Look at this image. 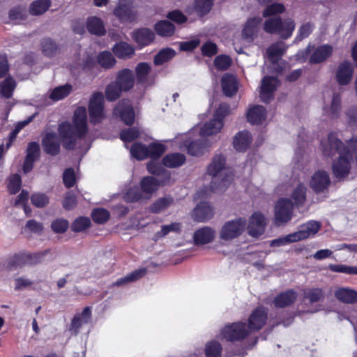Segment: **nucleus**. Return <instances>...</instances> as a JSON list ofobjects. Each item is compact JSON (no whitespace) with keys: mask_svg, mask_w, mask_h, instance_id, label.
Instances as JSON below:
<instances>
[{"mask_svg":"<svg viewBox=\"0 0 357 357\" xmlns=\"http://www.w3.org/2000/svg\"><path fill=\"white\" fill-rule=\"evenodd\" d=\"M320 146L325 158H333L338 154V156L333 160L331 164L333 176L339 180L347 177L350 174L351 162L354 158L348 146V141L345 146L339 139L337 133L332 132L328 133L326 138L321 139Z\"/></svg>","mask_w":357,"mask_h":357,"instance_id":"f257e3e1","label":"nucleus"},{"mask_svg":"<svg viewBox=\"0 0 357 357\" xmlns=\"http://www.w3.org/2000/svg\"><path fill=\"white\" fill-rule=\"evenodd\" d=\"M86 131V110L84 107H79L75 111L73 125L63 122L59 126V135L63 146L68 149H73L75 141L82 137Z\"/></svg>","mask_w":357,"mask_h":357,"instance_id":"f03ea898","label":"nucleus"},{"mask_svg":"<svg viewBox=\"0 0 357 357\" xmlns=\"http://www.w3.org/2000/svg\"><path fill=\"white\" fill-rule=\"evenodd\" d=\"M206 172L212 176L210 189L213 192H225L233 181V172L226 166V158L222 154L215 155L213 158Z\"/></svg>","mask_w":357,"mask_h":357,"instance_id":"7ed1b4c3","label":"nucleus"},{"mask_svg":"<svg viewBox=\"0 0 357 357\" xmlns=\"http://www.w3.org/2000/svg\"><path fill=\"white\" fill-rule=\"evenodd\" d=\"M284 6L281 3H273L268 6L264 10L263 16L268 17L264 22V29L266 32L278 33L283 38H287L292 34L295 28L293 20L287 19L284 21L275 15L282 13Z\"/></svg>","mask_w":357,"mask_h":357,"instance_id":"20e7f679","label":"nucleus"},{"mask_svg":"<svg viewBox=\"0 0 357 357\" xmlns=\"http://www.w3.org/2000/svg\"><path fill=\"white\" fill-rule=\"evenodd\" d=\"M147 169L149 173L157 176H161L160 180L152 176L144 177L141 181V188L144 195L150 196L155 192L160 185L169 183L170 173L165 170L156 160H153L147 164Z\"/></svg>","mask_w":357,"mask_h":357,"instance_id":"39448f33","label":"nucleus"},{"mask_svg":"<svg viewBox=\"0 0 357 357\" xmlns=\"http://www.w3.org/2000/svg\"><path fill=\"white\" fill-rule=\"evenodd\" d=\"M230 113V107L226 103H221L215 111L213 118L203 125H197L192 128L193 132L199 136L206 137L219 133L224 126V119Z\"/></svg>","mask_w":357,"mask_h":357,"instance_id":"423d86ee","label":"nucleus"},{"mask_svg":"<svg viewBox=\"0 0 357 357\" xmlns=\"http://www.w3.org/2000/svg\"><path fill=\"white\" fill-rule=\"evenodd\" d=\"M333 48L329 45H323L318 47L308 46L305 50L300 51L296 55V59L300 62L305 61L309 56L311 63H319L329 58Z\"/></svg>","mask_w":357,"mask_h":357,"instance_id":"0eeeda50","label":"nucleus"},{"mask_svg":"<svg viewBox=\"0 0 357 357\" xmlns=\"http://www.w3.org/2000/svg\"><path fill=\"white\" fill-rule=\"evenodd\" d=\"M247 220L244 218H237L226 222L219 231V237L225 241L235 239L244 232Z\"/></svg>","mask_w":357,"mask_h":357,"instance_id":"6e6552de","label":"nucleus"},{"mask_svg":"<svg viewBox=\"0 0 357 357\" xmlns=\"http://www.w3.org/2000/svg\"><path fill=\"white\" fill-rule=\"evenodd\" d=\"M197 135H199L197 132H193L192 129L188 133L183 134L178 138V140H181L182 142L181 148H187L188 153L194 156L204 154L208 146L206 140L197 139Z\"/></svg>","mask_w":357,"mask_h":357,"instance_id":"1a4fd4ad","label":"nucleus"},{"mask_svg":"<svg viewBox=\"0 0 357 357\" xmlns=\"http://www.w3.org/2000/svg\"><path fill=\"white\" fill-rule=\"evenodd\" d=\"M89 112L92 123H100L105 119L104 96L101 92H95L91 96L89 102Z\"/></svg>","mask_w":357,"mask_h":357,"instance_id":"9d476101","label":"nucleus"},{"mask_svg":"<svg viewBox=\"0 0 357 357\" xmlns=\"http://www.w3.org/2000/svg\"><path fill=\"white\" fill-rule=\"evenodd\" d=\"M293 207V203L287 198L278 201L274 212V222L277 226L287 223L291 219Z\"/></svg>","mask_w":357,"mask_h":357,"instance_id":"9b49d317","label":"nucleus"},{"mask_svg":"<svg viewBox=\"0 0 357 357\" xmlns=\"http://www.w3.org/2000/svg\"><path fill=\"white\" fill-rule=\"evenodd\" d=\"M249 335L246 324L242 322L227 325L221 330L220 333L222 338L227 341L239 340Z\"/></svg>","mask_w":357,"mask_h":357,"instance_id":"f8f14e48","label":"nucleus"},{"mask_svg":"<svg viewBox=\"0 0 357 357\" xmlns=\"http://www.w3.org/2000/svg\"><path fill=\"white\" fill-rule=\"evenodd\" d=\"M114 15L121 22H132L137 19V15L132 0H119L114 10Z\"/></svg>","mask_w":357,"mask_h":357,"instance_id":"ddd939ff","label":"nucleus"},{"mask_svg":"<svg viewBox=\"0 0 357 357\" xmlns=\"http://www.w3.org/2000/svg\"><path fill=\"white\" fill-rule=\"evenodd\" d=\"M329 173L324 169H317L311 176L309 185L317 193L325 192L331 185Z\"/></svg>","mask_w":357,"mask_h":357,"instance_id":"4468645a","label":"nucleus"},{"mask_svg":"<svg viewBox=\"0 0 357 357\" xmlns=\"http://www.w3.org/2000/svg\"><path fill=\"white\" fill-rule=\"evenodd\" d=\"M266 224V219L261 213H253L248 219V234L252 237L258 238L264 233Z\"/></svg>","mask_w":357,"mask_h":357,"instance_id":"2eb2a0df","label":"nucleus"},{"mask_svg":"<svg viewBox=\"0 0 357 357\" xmlns=\"http://www.w3.org/2000/svg\"><path fill=\"white\" fill-rule=\"evenodd\" d=\"M267 320V312L264 307L256 308L250 314L248 319L247 329L249 334L254 331L260 330L266 324Z\"/></svg>","mask_w":357,"mask_h":357,"instance_id":"dca6fc26","label":"nucleus"},{"mask_svg":"<svg viewBox=\"0 0 357 357\" xmlns=\"http://www.w3.org/2000/svg\"><path fill=\"white\" fill-rule=\"evenodd\" d=\"M279 86V81L275 77L266 76L261 80L259 91L261 100L264 102H268L273 98V92Z\"/></svg>","mask_w":357,"mask_h":357,"instance_id":"f3484780","label":"nucleus"},{"mask_svg":"<svg viewBox=\"0 0 357 357\" xmlns=\"http://www.w3.org/2000/svg\"><path fill=\"white\" fill-rule=\"evenodd\" d=\"M114 114L115 116H119L127 125L132 124L134 122L135 113L128 100L121 101L115 107Z\"/></svg>","mask_w":357,"mask_h":357,"instance_id":"a211bd4d","label":"nucleus"},{"mask_svg":"<svg viewBox=\"0 0 357 357\" xmlns=\"http://www.w3.org/2000/svg\"><path fill=\"white\" fill-rule=\"evenodd\" d=\"M320 228L321 224L319 222L312 220L301 225L294 234L296 241H299L315 235Z\"/></svg>","mask_w":357,"mask_h":357,"instance_id":"6ab92c4d","label":"nucleus"},{"mask_svg":"<svg viewBox=\"0 0 357 357\" xmlns=\"http://www.w3.org/2000/svg\"><path fill=\"white\" fill-rule=\"evenodd\" d=\"M248 121L252 125L261 124L266 118V110L261 105H252L247 110Z\"/></svg>","mask_w":357,"mask_h":357,"instance_id":"aec40b11","label":"nucleus"},{"mask_svg":"<svg viewBox=\"0 0 357 357\" xmlns=\"http://www.w3.org/2000/svg\"><path fill=\"white\" fill-rule=\"evenodd\" d=\"M216 235L214 229L204 227L197 229L193 235L194 242L196 245H205L213 241Z\"/></svg>","mask_w":357,"mask_h":357,"instance_id":"412c9836","label":"nucleus"},{"mask_svg":"<svg viewBox=\"0 0 357 357\" xmlns=\"http://www.w3.org/2000/svg\"><path fill=\"white\" fill-rule=\"evenodd\" d=\"M353 66L349 62L340 63L336 71V79L339 84L346 85L349 84L353 77Z\"/></svg>","mask_w":357,"mask_h":357,"instance_id":"4be33fe9","label":"nucleus"},{"mask_svg":"<svg viewBox=\"0 0 357 357\" xmlns=\"http://www.w3.org/2000/svg\"><path fill=\"white\" fill-rule=\"evenodd\" d=\"M223 93L228 97L234 96L238 89V82L233 75L226 73L221 79Z\"/></svg>","mask_w":357,"mask_h":357,"instance_id":"5701e85b","label":"nucleus"},{"mask_svg":"<svg viewBox=\"0 0 357 357\" xmlns=\"http://www.w3.org/2000/svg\"><path fill=\"white\" fill-rule=\"evenodd\" d=\"M39 144L36 142H30L26 149V155L23 166V170L25 173L32 169L34 162L39 156Z\"/></svg>","mask_w":357,"mask_h":357,"instance_id":"b1692460","label":"nucleus"},{"mask_svg":"<svg viewBox=\"0 0 357 357\" xmlns=\"http://www.w3.org/2000/svg\"><path fill=\"white\" fill-rule=\"evenodd\" d=\"M341 110V100L339 94H334L323 107L324 114L329 118H337Z\"/></svg>","mask_w":357,"mask_h":357,"instance_id":"393cba45","label":"nucleus"},{"mask_svg":"<svg viewBox=\"0 0 357 357\" xmlns=\"http://www.w3.org/2000/svg\"><path fill=\"white\" fill-rule=\"evenodd\" d=\"M115 82L123 91L131 89L135 84V77L132 71L130 69H123L119 71Z\"/></svg>","mask_w":357,"mask_h":357,"instance_id":"a878e982","label":"nucleus"},{"mask_svg":"<svg viewBox=\"0 0 357 357\" xmlns=\"http://www.w3.org/2000/svg\"><path fill=\"white\" fill-rule=\"evenodd\" d=\"M213 215V208L206 202L198 204L192 212V218L195 221L204 222L212 218Z\"/></svg>","mask_w":357,"mask_h":357,"instance_id":"bb28decb","label":"nucleus"},{"mask_svg":"<svg viewBox=\"0 0 357 357\" xmlns=\"http://www.w3.org/2000/svg\"><path fill=\"white\" fill-rule=\"evenodd\" d=\"M42 144L45 151L48 154L56 155L59 151V142L55 133H47Z\"/></svg>","mask_w":357,"mask_h":357,"instance_id":"cd10ccee","label":"nucleus"},{"mask_svg":"<svg viewBox=\"0 0 357 357\" xmlns=\"http://www.w3.org/2000/svg\"><path fill=\"white\" fill-rule=\"evenodd\" d=\"M261 22V20L259 17L249 19L243 29V37L248 41H252L257 32Z\"/></svg>","mask_w":357,"mask_h":357,"instance_id":"c85d7f7f","label":"nucleus"},{"mask_svg":"<svg viewBox=\"0 0 357 357\" xmlns=\"http://www.w3.org/2000/svg\"><path fill=\"white\" fill-rule=\"evenodd\" d=\"M132 38L141 47L149 45L154 39V33L148 29H140L133 32Z\"/></svg>","mask_w":357,"mask_h":357,"instance_id":"c756f323","label":"nucleus"},{"mask_svg":"<svg viewBox=\"0 0 357 357\" xmlns=\"http://www.w3.org/2000/svg\"><path fill=\"white\" fill-rule=\"evenodd\" d=\"M114 54L119 59H128L131 58L135 54L134 47L125 43L120 42L112 47Z\"/></svg>","mask_w":357,"mask_h":357,"instance_id":"7c9ffc66","label":"nucleus"},{"mask_svg":"<svg viewBox=\"0 0 357 357\" xmlns=\"http://www.w3.org/2000/svg\"><path fill=\"white\" fill-rule=\"evenodd\" d=\"M306 187L303 183H298L294 188L291 195V202L293 206L303 205L306 199Z\"/></svg>","mask_w":357,"mask_h":357,"instance_id":"2f4dec72","label":"nucleus"},{"mask_svg":"<svg viewBox=\"0 0 357 357\" xmlns=\"http://www.w3.org/2000/svg\"><path fill=\"white\" fill-rule=\"evenodd\" d=\"M251 142V137L248 132H238L234 137L233 144L236 150L244 151L249 146Z\"/></svg>","mask_w":357,"mask_h":357,"instance_id":"473e14b6","label":"nucleus"},{"mask_svg":"<svg viewBox=\"0 0 357 357\" xmlns=\"http://www.w3.org/2000/svg\"><path fill=\"white\" fill-rule=\"evenodd\" d=\"M296 298V293L293 290H289L278 295L274 298V304L277 307H284L293 303Z\"/></svg>","mask_w":357,"mask_h":357,"instance_id":"72a5a7b5","label":"nucleus"},{"mask_svg":"<svg viewBox=\"0 0 357 357\" xmlns=\"http://www.w3.org/2000/svg\"><path fill=\"white\" fill-rule=\"evenodd\" d=\"M185 160V156L183 154L170 153L163 158L162 164L169 168H176L183 165Z\"/></svg>","mask_w":357,"mask_h":357,"instance_id":"f704fd0d","label":"nucleus"},{"mask_svg":"<svg viewBox=\"0 0 357 357\" xmlns=\"http://www.w3.org/2000/svg\"><path fill=\"white\" fill-rule=\"evenodd\" d=\"M86 28L91 33L97 36H102L106 32L102 20L94 16L88 18Z\"/></svg>","mask_w":357,"mask_h":357,"instance_id":"c9c22d12","label":"nucleus"},{"mask_svg":"<svg viewBox=\"0 0 357 357\" xmlns=\"http://www.w3.org/2000/svg\"><path fill=\"white\" fill-rule=\"evenodd\" d=\"M335 297L346 303H353L357 301V291L348 289L340 288L335 291Z\"/></svg>","mask_w":357,"mask_h":357,"instance_id":"e433bc0d","label":"nucleus"},{"mask_svg":"<svg viewBox=\"0 0 357 357\" xmlns=\"http://www.w3.org/2000/svg\"><path fill=\"white\" fill-rule=\"evenodd\" d=\"M151 66L147 63H139L135 69L137 82L144 84H151L152 81L149 79Z\"/></svg>","mask_w":357,"mask_h":357,"instance_id":"4c0bfd02","label":"nucleus"},{"mask_svg":"<svg viewBox=\"0 0 357 357\" xmlns=\"http://www.w3.org/2000/svg\"><path fill=\"white\" fill-rule=\"evenodd\" d=\"M174 203L171 197H165L156 200L150 206L149 210L153 213H160L167 209Z\"/></svg>","mask_w":357,"mask_h":357,"instance_id":"58836bf2","label":"nucleus"},{"mask_svg":"<svg viewBox=\"0 0 357 357\" xmlns=\"http://www.w3.org/2000/svg\"><path fill=\"white\" fill-rule=\"evenodd\" d=\"M73 90L70 84H65L54 88L50 94V98L54 101L60 100L70 94Z\"/></svg>","mask_w":357,"mask_h":357,"instance_id":"ea45409f","label":"nucleus"},{"mask_svg":"<svg viewBox=\"0 0 357 357\" xmlns=\"http://www.w3.org/2000/svg\"><path fill=\"white\" fill-rule=\"evenodd\" d=\"M51 6L50 0H36L29 7V12L33 15H38L45 13Z\"/></svg>","mask_w":357,"mask_h":357,"instance_id":"a19ab883","label":"nucleus"},{"mask_svg":"<svg viewBox=\"0 0 357 357\" xmlns=\"http://www.w3.org/2000/svg\"><path fill=\"white\" fill-rule=\"evenodd\" d=\"M181 229V226L178 222H172L169 225H162L161 227V229L153 235V239L154 241H158L165 237L170 232H179Z\"/></svg>","mask_w":357,"mask_h":357,"instance_id":"79ce46f5","label":"nucleus"},{"mask_svg":"<svg viewBox=\"0 0 357 357\" xmlns=\"http://www.w3.org/2000/svg\"><path fill=\"white\" fill-rule=\"evenodd\" d=\"M156 33L161 36H170L175 31L174 26L167 20H162L155 25Z\"/></svg>","mask_w":357,"mask_h":357,"instance_id":"37998d69","label":"nucleus"},{"mask_svg":"<svg viewBox=\"0 0 357 357\" xmlns=\"http://www.w3.org/2000/svg\"><path fill=\"white\" fill-rule=\"evenodd\" d=\"M285 50L286 47L284 44L282 42H279L269 47L266 50V53L268 59L274 62L284 54Z\"/></svg>","mask_w":357,"mask_h":357,"instance_id":"c03bdc74","label":"nucleus"},{"mask_svg":"<svg viewBox=\"0 0 357 357\" xmlns=\"http://www.w3.org/2000/svg\"><path fill=\"white\" fill-rule=\"evenodd\" d=\"M130 152L132 157L139 160L148 158V149L141 143L133 144L130 149Z\"/></svg>","mask_w":357,"mask_h":357,"instance_id":"a18cd8bd","label":"nucleus"},{"mask_svg":"<svg viewBox=\"0 0 357 357\" xmlns=\"http://www.w3.org/2000/svg\"><path fill=\"white\" fill-rule=\"evenodd\" d=\"M176 54L175 51L169 47L161 50L155 56L154 63L156 65H161L170 59Z\"/></svg>","mask_w":357,"mask_h":357,"instance_id":"49530a36","label":"nucleus"},{"mask_svg":"<svg viewBox=\"0 0 357 357\" xmlns=\"http://www.w3.org/2000/svg\"><path fill=\"white\" fill-rule=\"evenodd\" d=\"M16 86L15 82L11 77L6 78L0 83V94L6 98L11 97Z\"/></svg>","mask_w":357,"mask_h":357,"instance_id":"de8ad7c7","label":"nucleus"},{"mask_svg":"<svg viewBox=\"0 0 357 357\" xmlns=\"http://www.w3.org/2000/svg\"><path fill=\"white\" fill-rule=\"evenodd\" d=\"M146 273L145 269L136 270L134 272L128 274V275L117 280L114 284L116 286H121L131 282L139 280Z\"/></svg>","mask_w":357,"mask_h":357,"instance_id":"09e8293b","label":"nucleus"},{"mask_svg":"<svg viewBox=\"0 0 357 357\" xmlns=\"http://www.w3.org/2000/svg\"><path fill=\"white\" fill-rule=\"evenodd\" d=\"M222 346L216 341H211L206 344L205 354L206 357H220Z\"/></svg>","mask_w":357,"mask_h":357,"instance_id":"8fccbe9b","label":"nucleus"},{"mask_svg":"<svg viewBox=\"0 0 357 357\" xmlns=\"http://www.w3.org/2000/svg\"><path fill=\"white\" fill-rule=\"evenodd\" d=\"M99 64L104 68H110L116 63V60L109 52H102L98 56Z\"/></svg>","mask_w":357,"mask_h":357,"instance_id":"3c124183","label":"nucleus"},{"mask_svg":"<svg viewBox=\"0 0 357 357\" xmlns=\"http://www.w3.org/2000/svg\"><path fill=\"white\" fill-rule=\"evenodd\" d=\"M123 91L115 82L110 83L106 88L105 96L108 100L113 101L120 97L121 93Z\"/></svg>","mask_w":357,"mask_h":357,"instance_id":"603ef678","label":"nucleus"},{"mask_svg":"<svg viewBox=\"0 0 357 357\" xmlns=\"http://www.w3.org/2000/svg\"><path fill=\"white\" fill-rule=\"evenodd\" d=\"M7 182L8 189L11 194H15L20 190L22 185V181L19 174H15L10 175L8 178Z\"/></svg>","mask_w":357,"mask_h":357,"instance_id":"864d4df0","label":"nucleus"},{"mask_svg":"<svg viewBox=\"0 0 357 357\" xmlns=\"http://www.w3.org/2000/svg\"><path fill=\"white\" fill-rule=\"evenodd\" d=\"M144 199H149V197L141 193L137 187L130 188L124 195V199L128 202H134Z\"/></svg>","mask_w":357,"mask_h":357,"instance_id":"5fc2aeb1","label":"nucleus"},{"mask_svg":"<svg viewBox=\"0 0 357 357\" xmlns=\"http://www.w3.org/2000/svg\"><path fill=\"white\" fill-rule=\"evenodd\" d=\"M41 46L43 52L48 56H52L57 51L56 44L50 38L43 39Z\"/></svg>","mask_w":357,"mask_h":357,"instance_id":"6e6d98bb","label":"nucleus"},{"mask_svg":"<svg viewBox=\"0 0 357 357\" xmlns=\"http://www.w3.org/2000/svg\"><path fill=\"white\" fill-rule=\"evenodd\" d=\"M231 64V58L225 54H220L217 56L214 59V66L218 70H225Z\"/></svg>","mask_w":357,"mask_h":357,"instance_id":"4d7b16f0","label":"nucleus"},{"mask_svg":"<svg viewBox=\"0 0 357 357\" xmlns=\"http://www.w3.org/2000/svg\"><path fill=\"white\" fill-rule=\"evenodd\" d=\"M140 131L136 128H128L121 132V139L125 143L131 142L140 136Z\"/></svg>","mask_w":357,"mask_h":357,"instance_id":"13d9d810","label":"nucleus"},{"mask_svg":"<svg viewBox=\"0 0 357 357\" xmlns=\"http://www.w3.org/2000/svg\"><path fill=\"white\" fill-rule=\"evenodd\" d=\"M323 296V291L319 288L308 289L304 291V297L311 303L320 301Z\"/></svg>","mask_w":357,"mask_h":357,"instance_id":"bf43d9fd","label":"nucleus"},{"mask_svg":"<svg viewBox=\"0 0 357 357\" xmlns=\"http://www.w3.org/2000/svg\"><path fill=\"white\" fill-rule=\"evenodd\" d=\"M91 225V220L89 218L79 217L73 223L71 228L73 231L79 232L85 230Z\"/></svg>","mask_w":357,"mask_h":357,"instance_id":"052dcab7","label":"nucleus"},{"mask_svg":"<svg viewBox=\"0 0 357 357\" xmlns=\"http://www.w3.org/2000/svg\"><path fill=\"white\" fill-rule=\"evenodd\" d=\"M294 242H297V241L294 233H291L285 236L280 237L271 241L270 245L272 247H280Z\"/></svg>","mask_w":357,"mask_h":357,"instance_id":"680f3d73","label":"nucleus"},{"mask_svg":"<svg viewBox=\"0 0 357 357\" xmlns=\"http://www.w3.org/2000/svg\"><path fill=\"white\" fill-rule=\"evenodd\" d=\"M92 218L94 222L102 224L106 222L109 218V213L104 208H97L92 212Z\"/></svg>","mask_w":357,"mask_h":357,"instance_id":"e2e57ef3","label":"nucleus"},{"mask_svg":"<svg viewBox=\"0 0 357 357\" xmlns=\"http://www.w3.org/2000/svg\"><path fill=\"white\" fill-rule=\"evenodd\" d=\"M31 201L33 205L38 208H43L47 205L49 203L48 197L43 193H34L31 197Z\"/></svg>","mask_w":357,"mask_h":357,"instance_id":"0e129e2a","label":"nucleus"},{"mask_svg":"<svg viewBox=\"0 0 357 357\" xmlns=\"http://www.w3.org/2000/svg\"><path fill=\"white\" fill-rule=\"evenodd\" d=\"M148 157L155 158L160 157L165 151L164 145L158 143H153L148 147Z\"/></svg>","mask_w":357,"mask_h":357,"instance_id":"69168bd1","label":"nucleus"},{"mask_svg":"<svg viewBox=\"0 0 357 357\" xmlns=\"http://www.w3.org/2000/svg\"><path fill=\"white\" fill-rule=\"evenodd\" d=\"M195 7L201 14H206L212 7V0H195Z\"/></svg>","mask_w":357,"mask_h":357,"instance_id":"338daca9","label":"nucleus"},{"mask_svg":"<svg viewBox=\"0 0 357 357\" xmlns=\"http://www.w3.org/2000/svg\"><path fill=\"white\" fill-rule=\"evenodd\" d=\"M51 227L56 233H63L68 227V222L63 219H56L52 222Z\"/></svg>","mask_w":357,"mask_h":357,"instance_id":"774afa93","label":"nucleus"}]
</instances>
